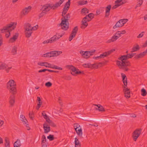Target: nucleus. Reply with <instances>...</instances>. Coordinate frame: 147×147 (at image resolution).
Returning a JSON list of instances; mask_svg holds the SVG:
<instances>
[{
  "mask_svg": "<svg viewBox=\"0 0 147 147\" xmlns=\"http://www.w3.org/2000/svg\"><path fill=\"white\" fill-rule=\"evenodd\" d=\"M50 43L49 41V39H48L46 40H45L43 41V43L44 44H46Z\"/></svg>",
  "mask_w": 147,
  "mask_h": 147,
  "instance_id": "69168bd1",
  "label": "nucleus"
},
{
  "mask_svg": "<svg viewBox=\"0 0 147 147\" xmlns=\"http://www.w3.org/2000/svg\"><path fill=\"white\" fill-rule=\"evenodd\" d=\"M105 53H102L101 54L100 56L98 57H94V59H98L100 58H104L105 57Z\"/></svg>",
  "mask_w": 147,
  "mask_h": 147,
  "instance_id": "ea45409f",
  "label": "nucleus"
},
{
  "mask_svg": "<svg viewBox=\"0 0 147 147\" xmlns=\"http://www.w3.org/2000/svg\"><path fill=\"white\" fill-rule=\"evenodd\" d=\"M37 100L38 101V104L41 105L42 104V102L41 101L40 98L39 96H38L37 97Z\"/></svg>",
  "mask_w": 147,
  "mask_h": 147,
  "instance_id": "4d7b16f0",
  "label": "nucleus"
},
{
  "mask_svg": "<svg viewBox=\"0 0 147 147\" xmlns=\"http://www.w3.org/2000/svg\"><path fill=\"white\" fill-rule=\"evenodd\" d=\"M82 13H88V10L86 8H84L82 10Z\"/></svg>",
  "mask_w": 147,
  "mask_h": 147,
  "instance_id": "49530a36",
  "label": "nucleus"
},
{
  "mask_svg": "<svg viewBox=\"0 0 147 147\" xmlns=\"http://www.w3.org/2000/svg\"><path fill=\"white\" fill-rule=\"evenodd\" d=\"M111 8V5H109L106 7L105 17H108L109 16Z\"/></svg>",
  "mask_w": 147,
  "mask_h": 147,
  "instance_id": "b1692460",
  "label": "nucleus"
},
{
  "mask_svg": "<svg viewBox=\"0 0 147 147\" xmlns=\"http://www.w3.org/2000/svg\"><path fill=\"white\" fill-rule=\"evenodd\" d=\"M65 21H62L60 23L61 28L62 29L66 30H67L69 28L68 23L67 24V23Z\"/></svg>",
  "mask_w": 147,
  "mask_h": 147,
  "instance_id": "2eb2a0df",
  "label": "nucleus"
},
{
  "mask_svg": "<svg viewBox=\"0 0 147 147\" xmlns=\"http://www.w3.org/2000/svg\"><path fill=\"white\" fill-rule=\"evenodd\" d=\"M143 2V0H138L137 2V4L135 7V8L136 9L137 7L140 6L142 4Z\"/></svg>",
  "mask_w": 147,
  "mask_h": 147,
  "instance_id": "e433bc0d",
  "label": "nucleus"
},
{
  "mask_svg": "<svg viewBox=\"0 0 147 147\" xmlns=\"http://www.w3.org/2000/svg\"><path fill=\"white\" fill-rule=\"evenodd\" d=\"M46 121L48 122L50 124H51V123H53L52 122V121L50 120L49 118H48V119H46Z\"/></svg>",
  "mask_w": 147,
  "mask_h": 147,
  "instance_id": "0e129e2a",
  "label": "nucleus"
},
{
  "mask_svg": "<svg viewBox=\"0 0 147 147\" xmlns=\"http://www.w3.org/2000/svg\"><path fill=\"white\" fill-rule=\"evenodd\" d=\"M3 38L2 36L0 35V47L3 45Z\"/></svg>",
  "mask_w": 147,
  "mask_h": 147,
  "instance_id": "5fc2aeb1",
  "label": "nucleus"
},
{
  "mask_svg": "<svg viewBox=\"0 0 147 147\" xmlns=\"http://www.w3.org/2000/svg\"><path fill=\"white\" fill-rule=\"evenodd\" d=\"M7 88L11 93L13 94L16 93V84L14 80H11L9 81L7 83Z\"/></svg>",
  "mask_w": 147,
  "mask_h": 147,
  "instance_id": "20e7f679",
  "label": "nucleus"
},
{
  "mask_svg": "<svg viewBox=\"0 0 147 147\" xmlns=\"http://www.w3.org/2000/svg\"><path fill=\"white\" fill-rule=\"evenodd\" d=\"M94 105L96 106L97 107L96 109L97 110H98L99 111H105V110L103 108V107L100 105Z\"/></svg>",
  "mask_w": 147,
  "mask_h": 147,
  "instance_id": "a878e982",
  "label": "nucleus"
},
{
  "mask_svg": "<svg viewBox=\"0 0 147 147\" xmlns=\"http://www.w3.org/2000/svg\"><path fill=\"white\" fill-rule=\"evenodd\" d=\"M46 64L45 62H39L38 63V65L41 66H45V64Z\"/></svg>",
  "mask_w": 147,
  "mask_h": 147,
  "instance_id": "680f3d73",
  "label": "nucleus"
},
{
  "mask_svg": "<svg viewBox=\"0 0 147 147\" xmlns=\"http://www.w3.org/2000/svg\"><path fill=\"white\" fill-rule=\"evenodd\" d=\"M51 4H47L43 5L41 9L42 11L46 13L49 11L52 8Z\"/></svg>",
  "mask_w": 147,
  "mask_h": 147,
  "instance_id": "9d476101",
  "label": "nucleus"
},
{
  "mask_svg": "<svg viewBox=\"0 0 147 147\" xmlns=\"http://www.w3.org/2000/svg\"><path fill=\"white\" fill-rule=\"evenodd\" d=\"M141 133V129H138L135 130L133 134V138L134 140L136 141L137 138L140 136Z\"/></svg>",
  "mask_w": 147,
  "mask_h": 147,
  "instance_id": "1a4fd4ad",
  "label": "nucleus"
},
{
  "mask_svg": "<svg viewBox=\"0 0 147 147\" xmlns=\"http://www.w3.org/2000/svg\"><path fill=\"white\" fill-rule=\"evenodd\" d=\"M47 138L50 141L53 140L54 139V136L53 135H50L47 137Z\"/></svg>",
  "mask_w": 147,
  "mask_h": 147,
  "instance_id": "3c124183",
  "label": "nucleus"
},
{
  "mask_svg": "<svg viewBox=\"0 0 147 147\" xmlns=\"http://www.w3.org/2000/svg\"><path fill=\"white\" fill-rule=\"evenodd\" d=\"M18 34L16 33L15 35H14L12 38H10L9 40V43H13L16 41L18 38Z\"/></svg>",
  "mask_w": 147,
  "mask_h": 147,
  "instance_id": "412c9836",
  "label": "nucleus"
},
{
  "mask_svg": "<svg viewBox=\"0 0 147 147\" xmlns=\"http://www.w3.org/2000/svg\"><path fill=\"white\" fill-rule=\"evenodd\" d=\"M56 37L55 36H54L53 37L51 38L50 39H49V41L50 43H52L56 41L57 40Z\"/></svg>",
  "mask_w": 147,
  "mask_h": 147,
  "instance_id": "79ce46f5",
  "label": "nucleus"
},
{
  "mask_svg": "<svg viewBox=\"0 0 147 147\" xmlns=\"http://www.w3.org/2000/svg\"><path fill=\"white\" fill-rule=\"evenodd\" d=\"M64 34V33L63 32L62 33H58L56 35H54L56 37V40L62 37Z\"/></svg>",
  "mask_w": 147,
  "mask_h": 147,
  "instance_id": "58836bf2",
  "label": "nucleus"
},
{
  "mask_svg": "<svg viewBox=\"0 0 147 147\" xmlns=\"http://www.w3.org/2000/svg\"><path fill=\"white\" fill-rule=\"evenodd\" d=\"M125 2H121L120 0H117L115 2V5L112 7V9H114L124 4L125 3Z\"/></svg>",
  "mask_w": 147,
  "mask_h": 147,
  "instance_id": "dca6fc26",
  "label": "nucleus"
},
{
  "mask_svg": "<svg viewBox=\"0 0 147 147\" xmlns=\"http://www.w3.org/2000/svg\"><path fill=\"white\" fill-rule=\"evenodd\" d=\"M46 13L44 11H42V12L40 13L39 15V17L40 18L42 17Z\"/></svg>",
  "mask_w": 147,
  "mask_h": 147,
  "instance_id": "e2e57ef3",
  "label": "nucleus"
},
{
  "mask_svg": "<svg viewBox=\"0 0 147 147\" xmlns=\"http://www.w3.org/2000/svg\"><path fill=\"white\" fill-rule=\"evenodd\" d=\"M52 68L55 69H57L58 70H62V68L61 67H58L56 65H52Z\"/></svg>",
  "mask_w": 147,
  "mask_h": 147,
  "instance_id": "09e8293b",
  "label": "nucleus"
},
{
  "mask_svg": "<svg viewBox=\"0 0 147 147\" xmlns=\"http://www.w3.org/2000/svg\"><path fill=\"white\" fill-rule=\"evenodd\" d=\"M67 67L69 69L71 70L72 71L71 72V74L73 76H76L77 74H80L83 72L80 71L79 69L76 68L72 65H68Z\"/></svg>",
  "mask_w": 147,
  "mask_h": 147,
  "instance_id": "423d86ee",
  "label": "nucleus"
},
{
  "mask_svg": "<svg viewBox=\"0 0 147 147\" xmlns=\"http://www.w3.org/2000/svg\"><path fill=\"white\" fill-rule=\"evenodd\" d=\"M47 70H48V69H44L42 70H40L38 71V72L39 73H41L42 72H44L45 71H47Z\"/></svg>",
  "mask_w": 147,
  "mask_h": 147,
  "instance_id": "338daca9",
  "label": "nucleus"
},
{
  "mask_svg": "<svg viewBox=\"0 0 147 147\" xmlns=\"http://www.w3.org/2000/svg\"><path fill=\"white\" fill-rule=\"evenodd\" d=\"M74 127L75 130H76L77 129L80 127V125L78 124H74Z\"/></svg>",
  "mask_w": 147,
  "mask_h": 147,
  "instance_id": "603ef678",
  "label": "nucleus"
},
{
  "mask_svg": "<svg viewBox=\"0 0 147 147\" xmlns=\"http://www.w3.org/2000/svg\"><path fill=\"white\" fill-rule=\"evenodd\" d=\"M31 8V7L30 6L25 7L23 10L22 12V14L24 15L27 14L30 11Z\"/></svg>",
  "mask_w": 147,
  "mask_h": 147,
  "instance_id": "aec40b11",
  "label": "nucleus"
},
{
  "mask_svg": "<svg viewBox=\"0 0 147 147\" xmlns=\"http://www.w3.org/2000/svg\"><path fill=\"white\" fill-rule=\"evenodd\" d=\"M147 53V49L145 51L139 54L136 56L137 58H140L143 57Z\"/></svg>",
  "mask_w": 147,
  "mask_h": 147,
  "instance_id": "c756f323",
  "label": "nucleus"
},
{
  "mask_svg": "<svg viewBox=\"0 0 147 147\" xmlns=\"http://www.w3.org/2000/svg\"><path fill=\"white\" fill-rule=\"evenodd\" d=\"M52 57H56L62 53L61 51H53L51 52Z\"/></svg>",
  "mask_w": 147,
  "mask_h": 147,
  "instance_id": "4be33fe9",
  "label": "nucleus"
},
{
  "mask_svg": "<svg viewBox=\"0 0 147 147\" xmlns=\"http://www.w3.org/2000/svg\"><path fill=\"white\" fill-rule=\"evenodd\" d=\"M64 0H60L58 2L56 3L54 5L51 4L52 8L54 10L59 6L63 2Z\"/></svg>",
  "mask_w": 147,
  "mask_h": 147,
  "instance_id": "f3484780",
  "label": "nucleus"
},
{
  "mask_svg": "<svg viewBox=\"0 0 147 147\" xmlns=\"http://www.w3.org/2000/svg\"><path fill=\"white\" fill-rule=\"evenodd\" d=\"M121 31H118L117 32L114 36H113L109 40V42H114L118 39L121 36Z\"/></svg>",
  "mask_w": 147,
  "mask_h": 147,
  "instance_id": "0eeeda50",
  "label": "nucleus"
},
{
  "mask_svg": "<svg viewBox=\"0 0 147 147\" xmlns=\"http://www.w3.org/2000/svg\"><path fill=\"white\" fill-rule=\"evenodd\" d=\"M87 1H80L78 2V5H82L87 4Z\"/></svg>",
  "mask_w": 147,
  "mask_h": 147,
  "instance_id": "c9c22d12",
  "label": "nucleus"
},
{
  "mask_svg": "<svg viewBox=\"0 0 147 147\" xmlns=\"http://www.w3.org/2000/svg\"><path fill=\"white\" fill-rule=\"evenodd\" d=\"M16 24V22H11L7 26L4 27L1 30L2 32H7L5 35L6 38H8L9 37L10 34V31L15 29Z\"/></svg>",
  "mask_w": 147,
  "mask_h": 147,
  "instance_id": "f03ea898",
  "label": "nucleus"
},
{
  "mask_svg": "<svg viewBox=\"0 0 147 147\" xmlns=\"http://www.w3.org/2000/svg\"><path fill=\"white\" fill-rule=\"evenodd\" d=\"M94 64L92 65L90 63H85L83 64V66L85 68H92L94 67Z\"/></svg>",
  "mask_w": 147,
  "mask_h": 147,
  "instance_id": "c85d7f7f",
  "label": "nucleus"
},
{
  "mask_svg": "<svg viewBox=\"0 0 147 147\" xmlns=\"http://www.w3.org/2000/svg\"><path fill=\"white\" fill-rule=\"evenodd\" d=\"M123 91L124 93L125 97L127 98H128L130 97V91L129 89V88L124 86L123 87Z\"/></svg>",
  "mask_w": 147,
  "mask_h": 147,
  "instance_id": "4468645a",
  "label": "nucleus"
},
{
  "mask_svg": "<svg viewBox=\"0 0 147 147\" xmlns=\"http://www.w3.org/2000/svg\"><path fill=\"white\" fill-rule=\"evenodd\" d=\"M94 17V14L92 13H90L88 14V15L86 16L84 18L86 19L88 18L90 20L92 19Z\"/></svg>",
  "mask_w": 147,
  "mask_h": 147,
  "instance_id": "f704fd0d",
  "label": "nucleus"
},
{
  "mask_svg": "<svg viewBox=\"0 0 147 147\" xmlns=\"http://www.w3.org/2000/svg\"><path fill=\"white\" fill-rule=\"evenodd\" d=\"M121 20H120L115 24V25L113 27L114 29L116 28L117 27H120L123 26L122 23L121 22Z\"/></svg>",
  "mask_w": 147,
  "mask_h": 147,
  "instance_id": "393cba45",
  "label": "nucleus"
},
{
  "mask_svg": "<svg viewBox=\"0 0 147 147\" xmlns=\"http://www.w3.org/2000/svg\"><path fill=\"white\" fill-rule=\"evenodd\" d=\"M90 21V19L88 18H87L86 19H85L84 18L82 21V23L81 26V28L82 29H84L86 28L88 25L87 22Z\"/></svg>",
  "mask_w": 147,
  "mask_h": 147,
  "instance_id": "ddd939ff",
  "label": "nucleus"
},
{
  "mask_svg": "<svg viewBox=\"0 0 147 147\" xmlns=\"http://www.w3.org/2000/svg\"><path fill=\"white\" fill-rule=\"evenodd\" d=\"M41 145L42 147H47V146L46 143H41Z\"/></svg>",
  "mask_w": 147,
  "mask_h": 147,
  "instance_id": "774afa93",
  "label": "nucleus"
},
{
  "mask_svg": "<svg viewBox=\"0 0 147 147\" xmlns=\"http://www.w3.org/2000/svg\"><path fill=\"white\" fill-rule=\"evenodd\" d=\"M70 18V15L69 13H68L64 17V19L62 21H65L66 22H68L67 20Z\"/></svg>",
  "mask_w": 147,
  "mask_h": 147,
  "instance_id": "37998d69",
  "label": "nucleus"
},
{
  "mask_svg": "<svg viewBox=\"0 0 147 147\" xmlns=\"http://www.w3.org/2000/svg\"><path fill=\"white\" fill-rule=\"evenodd\" d=\"M45 63L46 64H45V67H46L52 68V65L51 64L46 62Z\"/></svg>",
  "mask_w": 147,
  "mask_h": 147,
  "instance_id": "6e6d98bb",
  "label": "nucleus"
},
{
  "mask_svg": "<svg viewBox=\"0 0 147 147\" xmlns=\"http://www.w3.org/2000/svg\"><path fill=\"white\" fill-rule=\"evenodd\" d=\"M38 28V25L32 27L30 24L28 23H26L25 31L26 36L27 38L30 37L32 33V31L36 30Z\"/></svg>",
  "mask_w": 147,
  "mask_h": 147,
  "instance_id": "7ed1b4c3",
  "label": "nucleus"
},
{
  "mask_svg": "<svg viewBox=\"0 0 147 147\" xmlns=\"http://www.w3.org/2000/svg\"><path fill=\"white\" fill-rule=\"evenodd\" d=\"M17 47L16 46H13L11 50V52L13 55H16L17 53Z\"/></svg>",
  "mask_w": 147,
  "mask_h": 147,
  "instance_id": "7c9ffc66",
  "label": "nucleus"
},
{
  "mask_svg": "<svg viewBox=\"0 0 147 147\" xmlns=\"http://www.w3.org/2000/svg\"><path fill=\"white\" fill-rule=\"evenodd\" d=\"M95 52V50H92L89 51H80V53L81 54L82 57L84 58L87 59L90 56L93 55Z\"/></svg>",
  "mask_w": 147,
  "mask_h": 147,
  "instance_id": "39448f33",
  "label": "nucleus"
},
{
  "mask_svg": "<svg viewBox=\"0 0 147 147\" xmlns=\"http://www.w3.org/2000/svg\"><path fill=\"white\" fill-rule=\"evenodd\" d=\"M42 142L41 143H46V137L44 135H43L42 137Z\"/></svg>",
  "mask_w": 147,
  "mask_h": 147,
  "instance_id": "8fccbe9b",
  "label": "nucleus"
},
{
  "mask_svg": "<svg viewBox=\"0 0 147 147\" xmlns=\"http://www.w3.org/2000/svg\"><path fill=\"white\" fill-rule=\"evenodd\" d=\"M70 4V0H68V1L66 3L64 7L63 8V11L62 13V16H63V15H65L67 11L68 10Z\"/></svg>",
  "mask_w": 147,
  "mask_h": 147,
  "instance_id": "6e6552de",
  "label": "nucleus"
},
{
  "mask_svg": "<svg viewBox=\"0 0 147 147\" xmlns=\"http://www.w3.org/2000/svg\"><path fill=\"white\" fill-rule=\"evenodd\" d=\"M5 147H10L9 141V139L7 138H5Z\"/></svg>",
  "mask_w": 147,
  "mask_h": 147,
  "instance_id": "4c0bfd02",
  "label": "nucleus"
},
{
  "mask_svg": "<svg viewBox=\"0 0 147 147\" xmlns=\"http://www.w3.org/2000/svg\"><path fill=\"white\" fill-rule=\"evenodd\" d=\"M52 84L50 82H48L45 84V86L47 87H49L51 86Z\"/></svg>",
  "mask_w": 147,
  "mask_h": 147,
  "instance_id": "864d4df0",
  "label": "nucleus"
},
{
  "mask_svg": "<svg viewBox=\"0 0 147 147\" xmlns=\"http://www.w3.org/2000/svg\"><path fill=\"white\" fill-rule=\"evenodd\" d=\"M120 20H121V22L122 23V24H123V25L128 21V20L127 19H121Z\"/></svg>",
  "mask_w": 147,
  "mask_h": 147,
  "instance_id": "13d9d810",
  "label": "nucleus"
},
{
  "mask_svg": "<svg viewBox=\"0 0 147 147\" xmlns=\"http://www.w3.org/2000/svg\"><path fill=\"white\" fill-rule=\"evenodd\" d=\"M140 49V47L138 45H137L136 46H134L132 48V50L131 51V52H134L137 51L138 50Z\"/></svg>",
  "mask_w": 147,
  "mask_h": 147,
  "instance_id": "72a5a7b5",
  "label": "nucleus"
},
{
  "mask_svg": "<svg viewBox=\"0 0 147 147\" xmlns=\"http://www.w3.org/2000/svg\"><path fill=\"white\" fill-rule=\"evenodd\" d=\"M11 67H8L6 64L2 62H0V70L5 69L8 72L9 69H11Z\"/></svg>",
  "mask_w": 147,
  "mask_h": 147,
  "instance_id": "f8f14e48",
  "label": "nucleus"
},
{
  "mask_svg": "<svg viewBox=\"0 0 147 147\" xmlns=\"http://www.w3.org/2000/svg\"><path fill=\"white\" fill-rule=\"evenodd\" d=\"M78 30L77 26L75 27L72 30L71 34L69 37V40L71 41L73 38L75 37Z\"/></svg>",
  "mask_w": 147,
  "mask_h": 147,
  "instance_id": "9b49d317",
  "label": "nucleus"
},
{
  "mask_svg": "<svg viewBox=\"0 0 147 147\" xmlns=\"http://www.w3.org/2000/svg\"><path fill=\"white\" fill-rule=\"evenodd\" d=\"M75 147H80V143L79 142L78 139L76 138H75Z\"/></svg>",
  "mask_w": 147,
  "mask_h": 147,
  "instance_id": "473e14b6",
  "label": "nucleus"
},
{
  "mask_svg": "<svg viewBox=\"0 0 147 147\" xmlns=\"http://www.w3.org/2000/svg\"><path fill=\"white\" fill-rule=\"evenodd\" d=\"M134 53H131L125 55L121 56L118 59L119 61H117V64L119 68L127 71L128 69L127 66H130V63L127 59L131 58L134 55Z\"/></svg>",
  "mask_w": 147,
  "mask_h": 147,
  "instance_id": "f257e3e1",
  "label": "nucleus"
},
{
  "mask_svg": "<svg viewBox=\"0 0 147 147\" xmlns=\"http://www.w3.org/2000/svg\"><path fill=\"white\" fill-rule=\"evenodd\" d=\"M21 145L20 140L18 139L14 144V147H20Z\"/></svg>",
  "mask_w": 147,
  "mask_h": 147,
  "instance_id": "bb28decb",
  "label": "nucleus"
},
{
  "mask_svg": "<svg viewBox=\"0 0 147 147\" xmlns=\"http://www.w3.org/2000/svg\"><path fill=\"white\" fill-rule=\"evenodd\" d=\"M42 115L45 119H48L49 117L45 113V111H43L42 113Z\"/></svg>",
  "mask_w": 147,
  "mask_h": 147,
  "instance_id": "de8ad7c7",
  "label": "nucleus"
},
{
  "mask_svg": "<svg viewBox=\"0 0 147 147\" xmlns=\"http://www.w3.org/2000/svg\"><path fill=\"white\" fill-rule=\"evenodd\" d=\"M76 133L80 137H82V130L81 127L75 130Z\"/></svg>",
  "mask_w": 147,
  "mask_h": 147,
  "instance_id": "cd10ccee",
  "label": "nucleus"
},
{
  "mask_svg": "<svg viewBox=\"0 0 147 147\" xmlns=\"http://www.w3.org/2000/svg\"><path fill=\"white\" fill-rule=\"evenodd\" d=\"M43 128L44 130V133H48L50 131V128L48 123H45L43 124Z\"/></svg>",
  "mask_w": 147,
  "mask_h": 147,
  "instance_id": "a211bd4d",
  "label": "nucleus"
},
{
  "mask_svg": "<svg viewBox=\"0 0 147 147\" xmlns=\"http://www.w3.org/2000/svg\"><path fill=\"white\" fill-rule=\"evenodd\" d=\"M115 51V50L114 49H113L111 50H109L107 52H105L103 53H105V57L107 56V55H109L111 54L112 53H113L114 51Z\"/></svg>",
  "mask_w": 147,
  "mask_h": 147,
  "instance_id": "a19ab883",
  "label": "nucleus"
},
{
  "mask_svg": "<svg viewBox=\"0 0 147 147\" xmlns=\"http://www.w3.org/2000/svg\"><path fill=\"white\" fill-rule=\"evenodd\" d=\"M144 32H143L139 34V35L137 36V38H140L142 37L144 35Z\"/></svg>",
  "mask_w": 147,
  "mask_h": 147,
  "instance_id": "052dcab7",
  "label": "nucleus"
},
{
  "mask_svg": "<svg viewBox=\"0 0 147 147\" xmlns=\"http://www.w3.org/2000/svg\"><path fill=\"white\" fill-rule=\"evenodd\" d=\"M141 95L143 96H145L147 94L146 90L144 88H143L141 90Z\"/></svg>",
  "mask_w": 147,
  "mask_h": 147,
  "instance_id": "a18cd8bd",
  "label": "nucleus"
},
{
  "mask_svg": "<svg viewBox=\"0 0 147 147\" xmlns=\"http://www.w3.org/2000/svg\"><path fill=\"white\" fill-rule=\"evenodd\" d=\"M20 118L21 120L25 123L27 125L26 126L27 127V125H28V124H26L27 121L25 117L23 115H21Z\"/></svg>",
  "mask_w": 147,
  "mask_h": 147,
  "instance_id": "2f4dec72",
  "label": "nucleus"
},
{
  "mask_svg": "<svg viewBox=\"0 0 147 147\" xmlns=\"http://www.w3.org/2000/svg\"><path fill=\"white\" fill-rule=\"evenodd\" d=\"M43 57H52L51 52L49 53H48L45 54H43Z\"/></svg>",
  "mask_w": 147,
  "mask_h": 147,
  "instance_id": "c03bdc74",
  "label": "nucleus"
},
{
  "mask_svg": "<svg viewBox=\"0 0 147 147\" xmlns=\"http://www.w3.org/2000/svg\"><path fill=\"white\" fill-rule=\"evenodd\" d=\"M33 114L31 112H30L29 114V117L30 119L32 120L33 119Z\"/></svg>",
  "mask_w": 147,
  "mask_h": 147,
  "instance_id": "bf43d9fd",
  "label": "nucleus"
},
{
  "mask_svg": "<svg viewBox=\"0 0 147 147\" xmlns=\"http://www.w3.org/2000/svg\"><path fill=\"white\" fill-rule=\"evenodd\" d=\"M14 94H13L11 95L9 98V103L11 106H13L14 105L15 100V96Z\"/></svg>",
  "mask_w": 147,
  "mask_h": 147,
  "instance_id": "6ab92c4d",
  "label": "nucleus"
},
{
  "mask_svg": "<svg viewBox=\"0 0 147 147\" xmlns=\"http://www.w3.org/2000/svg\"><path fill=\"white\" fill-rule=\"evenodd\" d=\"M121 75L122 78V80L125 86L127 87V78L125 74L123 73H121Z\"/></svg>",
  "mask_w": 147,
  "mask_h": 147,
  "instance_id": "5701e85b",
  "label": "nucleus"
}]
</instances>
